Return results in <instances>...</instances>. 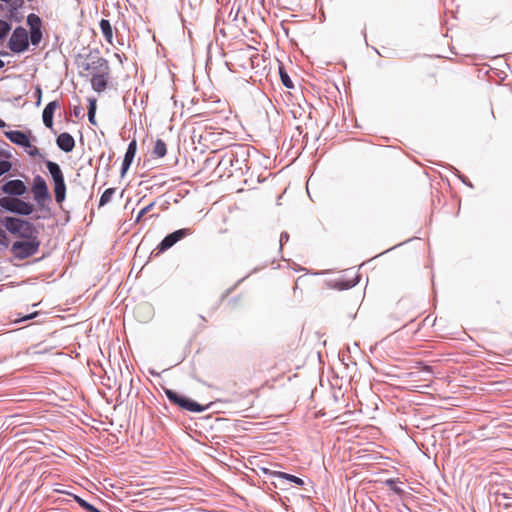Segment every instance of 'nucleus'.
<instances>
[{"instance_id":"obj_30","label":"nucleus","mask_w":512,"mask_h":512,"mask_svg":"<svg viewBox=\"0 0 512 512\" xmlns=\"http://www.w3.org/2000/svg\"><path fill=\"white\" fill-rule=\"evenodd\" d=\"M11 26L8 22L0 20V40L3 39L10 31Z\"/></svg>"},{"instance_id":"obj_6","label":"nucleus","mask_w":512,"mask_h":512,"mask_svg":"<svg viewBox=\"0 0 512 512\" xmlns=\"http://www.w3.org/2000/svg\"><path fill=\"white\" fill-rule=\"evenodd\" d=\"M40 245L41 241L39 238L31 240L22 239L13 242L10 251L15 259L25 260L35 255L39 251Z\"/></svg>"},{"instance_id":"obj_5","label":"nucleus","mask_w":512,"mask_h":512,"mask_svg":"<svg viewBox=\"0 0 512 512\" xmlns=\"http://www.w3.org/2000/svg\"><path fill=\"white\" fill-rule=\"evenodd\" d=\"M164 393H165L166 397L168 398V400L172 404L178 406L179 408H181L183 410L193 412V413H201V412L205 411L207 408V406H203L200 403H198L197 401H195L185 395H182L172 389L164 388Z\"/></svg>"},{"instance_id":"obj_1","label":"nucleus","mask_w":512,"mask_h":512,"mask_svg":"<svg viewBox=\"0 0 512 512\" xmlns=\"http://www.w3.org/2000/svg\"><path fill=\"white\" fill-rule=\"evenodd\" d=\"M190 139L195 150L201 153L206 150L213 152L226 147H232L233 137L230 136V130H190Z\"/></svg>"},{"instance_id":"obj_20","label":"nucleus","mask_w":512,"mask_h":512,"mask_svg":"<svg viewBox=\"0 0 512 512\" xmlns=\"http://www.w3.org/2000/svg\"><path fill=\"white\" fill-rule=\"evenodd\" d=\"M109 74H99L91 78L92 88L96 92H102L106 89L108 83Z\"/></svg>"},{"instance_id":"obj_16","label":"nucleus","mask_w":512,"mask_h":512,"mask_svg":"<svg viewBox=\"0 0 512 512\" xmlns=\"http://www.w3.org/2000/svg\"><path fill=\"white\" fill-rule=\"evenodd\" d=\"M56 144L60 150L65 153H69L75 147V140L69 133L64 132L58 135Z\"/></svg>"},{"instance_id":"obj_25","label":"nucleus","mask_w":512,"mask_h":512,"mask_svg":"<svg viewBox=\"0 0 512 512\" xmlns=\"http://www.w3.org/2000/svg\"><path fill=\"white\" fill-rule=\"evenodd\" d=\"M74 501L81 507L83 508L84 510H86L87 512H102L100 511L98 508H96L94 505L90 504L89 502H87L85 499H83L82 497L78 496V495H74Z\"/></svg>"},{"instance_id":"obj_32","label":"nucleus","mask_w":512,"mask_h":512,"mask_svg":"<svg viewBox=\"0 0 512 512\" xmlns=\"http://www.w3.org/2000/svg\"><path fill=\"white\" fill-rule=\"evenodd\" d=\"M9 246V239L5 233V231L0 228V247L7 248Z\"/></svg>"},{"instance_id":"obj_34","label":"nucleus","mask_w":512,"mask_h":512,"mask_svg":"<svg viewBox=\"0 0 512 512\" xmlns=\"http://www.w3.org/2000/svg\"><path fill=\"white\" fill-rule=\"evenodd\" d=\"M153 206H154V203H150V204H148L147 206H145L144 208H142V209L139 211V213H138V215H137V217H136V222L140 221V219H141L145 214H147V213L152 209V207H153Z\"/></svg>"},{"instance_id":"obj_11","label":"nucleus","mask_w":512,"mask_h":512,"mask_svg":"<svg viewBox=\"0 0 512 512\" xmlns=\"http://www.w3.org/2000/svg\"><path fill=\"white\" fill-rule=\"evenodd\" d=\"M8 46L14 53H22L27 50L29 46V36L26 29L17 27L9 39Z\"/></svg>"},{"instance_id":"obj_15","label":"nucleus","mask_w":512,"mask_h":512,"mask_svg":"<svg viewBox=\"0 0 512 512\" xmlns=\"http://www.w3.org/2000/svg\"><path fill=\"white\" fill-rule=\"evenodd\" d=\"M136 151H137V141H136V138H133L130 141V143L128 144L126 153L124 155V159L122 161V165H121V176L122 177L129 170V168L133 162V159L135 157Z\"/></svg>"},{"instance_id":"obj_22","label":"nucleus","mask_w":512,"mask_h":512,"mask_svg":"<svg viewBox=\"0 0 512 512\" xmlns=\"http://www.w3.org/2000/svg\"><path fill=\"white\" fill-rule=\"evenodd\" d=\"M402 484L403 483L399 479L394 478H390L385 481V485L398 496H402L404 494Z\"/></svg>"},{"instance_id":"obj_36","label":"nucleus","mask_w":512,"mask_h":512,"mask_svg":"<svg viewBox=\"0 0 512 512\" xmlns=\"http://www.w3.org/2000/svg\"><path fill=\"white\" fill-rule=\"evenodd\" d=\"M504 499V500H510L512 499V497L507 494V493H497L496 494V501L498 502V504H501V500Z\"/></svg>"},{"instance_id":"obj_12","label":"nucleus","mask_w":512,"mask_h":512,"mask_svg":"<svg viewBox=\"0 0 512 512\" xmlns=\"http://www.w3.org/2000/svg\"><path fill=\"white\" fill-rule=\"evenodd\" d=\"M27 24L30 28L29 39L32 45L37 46L42 39V20L38 15L31 13L27 16Z\"/></svg>"},{"instance_id":"obj_31","label":"nucleus","mask_w":512,"mask_h":512,"mask_svg":"<svg viewBox=\"0 0 512 512\" xmlns=\"http://www.w3.org/2000/svg\"><path fill=\"white\" fill-rule=\"evenodd\" d=\"M12 164L7 160H0V176L10 171Z\"/></svg>"},{"instance_id":"obj_33","label":"nucleus","mask_w":512,"mask_h":512,"mask_svg":"<svg viewBox=\"0 0 512 512\" xmlns=\"http://www.w3.org/2000/svg\"><path fill=\"white\" fill-rule=\"evenodd\" d=\"M280 76H281V81L283 83V85L287 88H292L293 87V84H292V81L291 79L289 78V76L283 72L282 70H280Z\"/></svg>"},{"instance_id":"obj_8","label":"nucleus","mask_w":512,"mask_h":512,"mask_svg":"<svg viewBox=\"0 0 512 512\" xmlns=\"http://www.w3.org/2000/svg\"><path fill=\"white\" fill-rule=\"evenodd\" d=\"M27 131L28 133L23 132L22 130H5V136L12 143L23 147L28 155L36 157L40 153L39 149L31 144V139L29 136L31 130Z\"/></svg>"},{"instance_id":"obj_26","label":"nucleus","mask_w":512,"mask_h":512,"mask_svg":"<svg viewBox=\"0 0 512 512\" xmlns=\"http://www.w3.org/2000/svg\"><path fill=\"white\" fill-rule=\"evenodd\" d=\"M359 282V276H355V278L353 280H350V281H339L336 283V288L340 289V290H347V289H350L354 286H356Z\"/></svg>"},{"instance_id":"obj_28","label":"nucleus","mask_w":512,"mask_h":512,"mask_svg":"<svg viewBox=\"0 0 512 512\" xmlns=\"http://www.w3.org/2000/svg\"><path fill=\"white\" fill-rule=\"evenodd\" d=\"M96 99H89L88 119L91 125H97L95 121Z\"/></svg>"},{"instance_id":"obj_2","label":"nucleus","mask_w":512,"mask_h":512,"mask_svg":"<svg viewBox=\"0 0 512 512\" xmlns=\"http://www.w3.org/2000/svg\"><path fill=\"white\" fill-rule=\"evenodd\" d=\"M233 146L239 149L242 152V157H239L238 152H234L233 150L227 152L219 161L218 169L227 171V175L233 176L235 172L243 173L246 165L245 156V148L242 145H236L233 143Z\"/></svg>"},{"instance_id":"obj_42","label":"nucleus","mask_w":512,"mask_h":512,"mask_svg":"<svg viewBox=\"0 0 512 512\" xmlns=\"http://www.w3.org/2000/svg\"><path fill=\"white\" fill-rule=\"evenodd\" d=\"M4 127H5V122L0 119V128H4Z\"/></svg>"},{"instance_id":"obj_39","label":"nucleus","mask_w":512,"mask_h":512,"mask_svg":"<svg viewBox=\"0 0 512 512\" xmlns=\"http://www.w3.org/2000/svg\"><path fill=\"white\" fill-rule=\"evenodd\" d=\"M38 315V312H33V313H30L28 315H25L24 317H22L19 321H26V320H30L34 317H36Z\"/></svg>"},{"instance_id":"obj_40","label":"nucleus","mask_w":512,"mask_h":512,"mask_svg":"<svg viewBox=\"0 0 512 512\" xmlns=\"http://www.w3.org/2000/svg\"><path fill=\"white\" fill-rule=\"evenodd\" d=\"M423 371H426V372H432V367H431V366L426 365V366L423 368Z\"/></svg>"},{"instance_id":"obj_9","label":"nucleus","mask_w":512,"mask_h":512,"mask_svg":"<svg viewBox=\"0 0 512 512\" xmlns=\"http://www.w3.org/2000/svg\"><path fill=\"white\" fill-rule=\"evenodd\" d=\"M31 192L34 200L41 210L50 211L49 207L45 206V201L51 199V195L45 179L41 175H36L33 178Z\"/></svg>"},{"instance_id":"obj_37","label":"nucleus","mask_w":512,"mask_h":512,"mask_svg":"<svg viewBox=\"0 0 512 512\" xmlns=\"http://www.w3.org/2000/svg\"><path fill=\"white\" fill-rule=\"evenodd\" d=\"M455 170V173L457 174V176L459 177V179L464 183L466 184L467 186L469 187H473L472 186V183L464 176L462 175L457 169H454Z\"/></svg>"},{"instance_id":"obj_27","label":"nucleus","mask_w":512,"mask_h":512,"mask_svg":"<svg viewBox=\"0 0 512 512\" xmlns=\"http://www.w3.org/2000/svg\"><path fill=\"white\" fill-rule=\"evenodd\" d=\"M114 193H115V189L114 188L106 189L102 193V195L100 196L99 207L106 205L111 200V198L114 195Z\"/></svg>"},{"instance_id":"obj_18","label":"nucleus","mask_w":512,"mask_h":512,"mask_svg":"<svg viewBox=\"0 0 512 512\" xmlns=\"http://www.w3.org/2000/svg\"><path fill=\"white\" fill-rule=\"evenodd\" d=\"M3 223L6 230L9 233L17 235L20 232V228H22V223H24V219L7 216L4 218Z\"/></svg>"},{"instance_id":"obj_13","label":"nucleus","mask_w":512,"mask_h":512,"mask_svg":"<svg viewBox=\"0 0 512 512\" xmlns=\"http://www.w3.org/2000/svg\"><path fill=\"white\" fill-rule=\"evenodd\" d=\"M1 190L9 197L21 196L26 192V186L20 179L9 180L4 183Z\"/></svg>"},{"instance_id":"obj_10","label":"nucleus","mask_w":512,"mask_h":512,"mask_svg":"<svg viewBox=\"0 0 512 512\" xmlns=\"http://www.w3.org/2000/svg\"><path fill=\"white\" fill-rule=\"evenodd\" d=\"M192 234V230L190 228H182L173 231L172 233L167 234L161 242L157 245V247L152 251V255L155 257L164 253L171 247H173L177 242L184 239L185 237Z\"/></svg>"},{"instance_id":"obj_24","label":"nucleus","mask_w":512,"mask_h":512,"mask_svg":"<svg viewBox=\"0 0 512 512\" xmlns=\"http://www.w3.org/2000/svg\"><path fill=\"white\" fill-rule=\"evenodd\" d=\"M166 153H167L166 144L161 139H158L155 142V145H154V148L152 151L153 156L157 157V158H162L166 155Z\"/></svg>"},{"instance_id":"obj_41","label":"nucleus","mask_w":512,"mask_h":512,"mask_svg":"<svg viewBox=\"0 0 512 512\" xmlns=\"http://www.w3.org/2000/svg\"><path fill=\"white\" fill-rule=\"evenodd\" d=\"M504 507L508 508V507H512V503L510 502H505L503 503Z\"/></svg>"},{"instance_id":"obj_17","label":"nucleus","mask_w":512,"mask_h":512,"mask_svg":"<svg viewBox=\"0 0 512 512\" xmlns=\"http://www.w3.org/2000/svg\"><path fill=\"white\" fill-rule=\"evenodd\" d=\"M38 230L35 227V225L28 221L24 220V223H22V228H20V232L16 235L21 239L31 240L38 237Z\"/></svg>"},{"instance_id":"obj_43","label":"nucleus","mask_w":512,"mask_h":512,"mask_svg":"<svg viewBox=\"0 0 512 512\" xmlns=\"http://www.w3.org/2000/svg\"><path fill=\"white\" fill-rule=\"evenodd\" d=\"M4 65H5L4 61H2V60L0 59V69H1V68H3V67H4Z\"/></svg>"},{"instance_id":"obj_4","label":"nucleus","mask_w":512,"mask_h":512,"mask_svg":"<svg viewBox=\"0 0 512 512\" xmlns=\"http://www.w3.org/2000/svg\"><path fill=\"white\" fill-rule=\"evenodd\" d=\"M80 74L83 76H91L99 74H109L108 61L98 55H88L80 64Z\"/></svg>"},{"instance_id":"obj_19","label":"nucleus","mask_w":512,"mask_h":512,"mask_svg":"<svg viewBox=\"0 0 512 512\" xmlns=\"http://www.w3.org/2000/svg\"><path fill=\"white\" fill-rule=\"evenodd\" d=\"M58 107V103L56 101H52L46 105L43 110L42 118L43 123L47 128H52L53 126V115L55 110Z\"/></svg>"},{"instance_id":"obj_3","label":"nucleus","mask_w":512,"mask_h":512,"mask_svg":"<svg viewBox=\"0 0 512 512\" xmlns=\"http://www.w3.org/2000/svg\"><path fill=\"white\" fill-rule=\"evenodd\" d=\"M45 165L53 181L55 201L62 204L66 198V184L62 169L58 163L51 160H47Z\"/></svg>"},{"instance_id":"obj_7","label":"nucleus","mask_w":512,"mask_h":512,"mask_svg":"<svg viewBox=\"0 0 512 512\" xmlns=\"http://www.w3.org/2000/svg\"><path fill=\"white\" fill-rule=\"evenodd\" d=\"M0 207L7 212L20 216H28L34 211V207L30 202H26L18 197H2L0 199Z\"/></svg>"},{"instance_id":"obj_29","label":"nucleus","mask_w":512,"mask_h":512,"mask_svg":"<svg viewBox=\"0 0 512 512\" xmlns=\"http://www.w3.org/2000/svg\"><path fill=\"white\" fill-rule=\"evenodd\" d=\"M96 99H89L88 119L91 125H97L95 121Z\"/></svg>"},{"instance_id":"obj_44","label":"nucleus","mask_w":512,"mask_h":512,"mask_svg":"<svg viewBox=\"0 0 512 512\" xmlns=\"http://www.w3.org/2000/svg\"><path fill=\"white\" fill-rule=\"evenodd\" d=\"M33 219H34V220H38V219H41V216H39V215H36V216H34V217H33Z\"/></svg>"},{"instance_id":"obj_23","label":"nucleus","mask_w":512,"mask_h":512,"mask_svg":"<svg viewBox=\"0 0 512 512\" xmlns=\"http://www.w3.org/2000/svg\"><path fill=\"white\" fill-rule=\"evenodd\" d=\"M275 476L277 478H280V479H286L294 484H296L297 486H303L304 485V480L301 479L300 477H297L295 475H292V474H288V473H285V472H275Z\"/></svg>"},{"instance_id":"obj_21","label":"nucleus","mask_w":512,"mask_h":512,"mask_svg":"<svg viewBox=\"0 0 512 512\" xmlns=\"http://www.w3.org/2000/svg\"><path fill=\"white\" fill-rule=\"evenodd\" d=\"M100 29H101V32H102L105 40L109 44H112L113 43V29H112V25L109 22V20L102 19L100 21Z\"/></svg>"},{"instance_id":"obj_14","label":"nucleus","mask_w":512,"mask_h":512,"mask_svg":"<svg viewBox=\"0 0 512 512\" xmlns=\"http://www.w3.org/2000/svg\"><path fill=\"white\" fill-rule=\"evenodd\" d=\"M295 132L296 133H294L291 136V139L299 140L300 138H302V140L305 141V146H308L309 144H311L313 146L321 138L320 130H309V131H306L304 134H303V130H295Z\"/></svg>"},{"instance_id":"obj_38","label":"nucleus","mask_w":512,"mask_h":512,"mask_svg":"<svg viewBox=\"0 0 512 512\" xmlns=\"http://www.w3.org/2000/svg\"><path fill=\"white\" fill-rule=\"evenodd\" d=\"M288 240L289 234L287 232H282L279 239L280 249H282L283 244L286 243Z\"/></svg>"},{"instance_id":"obj_35","label":"nucleus","mask_w":512,"mask_h":512,"mask_svg":"<svg viewBox=\"0 0 512 512\" xmlns=\"http://www.w3.org/2000/svg\"><path fill=\"white\" fill-rule=\"evenodd\" d=\"M248 276L249 275L241 278L240 280L237 281V283L233 287H231L228 290H226L225 293L222 294L221 299H224L225 297H227L228 294H230L236 288V286L239 285L242 281H244Z\"/></svg>"}]
</instances>
